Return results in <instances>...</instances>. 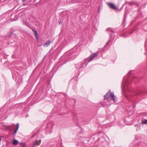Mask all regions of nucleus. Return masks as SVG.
<instances>
[{"instance_id": "6e6552de", "label": "nucleus", "mask_w": 147, "mask_h": 147, "mask_svg": "<svg viewBox=\"0 0 147 147\" xmlns=\"http://www.w3.org/2000/svg\"><path fill=\"white\" fill-rule=\"evenodd\" d=\"M32 30L34 34V35H35V36L36 38V39L37 40H38V35L37 31L36 30H35L33 29H32Z\"/></svg>"}, {"instance_id": "9b49d317", "label": "nucleus", "mask_w": 147, "mask_h": 147, "mask_svg": "<svg viewBox=\"0 0 147 147\" xmlns=\"http://www.w3.org/2000/svg\"><path fill=\"white\" fill-rule=\"evenodd\" d=\"M38 142L37 140L35 141L33 143L32 147H34L37 144Z\"/></svg>"}, {"instance_id": "39448f33", "label": "nucleus", "mask_w": 147, "mask_h": 147, "mask_svg": "<svg viewBox=\"0 0 147 147\" xmlns=\"http://www.w3.org/2000/svg\"><path fill=\"white\" fill-rule=\"evenodd\" d=\"M129 83H122V86L124 91L128 90V85Z\"/></svg>"}, {"instance_id": "1a4fd4ad", "label": "nucleus", "mask_w": 147, "mask_h": 147, "mask_svg": "<svg viewBox=\"0 0 147 147\" xmlns=\"http://www.w3.org/2000/svg\"><path fill=\"white\" fill-rule=\"evenodd\" d=\"M19 127V124L18 123L17 124L16 128V129H15V131H14V132L13 133V135H14L16 133Z\"/></svg>"}, {"instance_id": "9d476101", "label": "nucleus", "mask_w": 147, "mask_h": 147, "mask_svg": "<svg viewBox=\"0 0 147 147\" xmlns=\"http://www.w3.org/2000/svg\"><path fill=\"white\" fill-rule=\"evenodd\" d=\"M18 143V141L17 140H15L13 141L12 144L13 145H16Z\"/></svg>"}, {"instance_id": "f257e3e1", "label": "nucleus", "mask_w": 147, "mask_h": 147, "mask_svg": "<svg viewBox=\"0 0 147 147\" xmlns=\"http://www.w3.org/2000/svg\"><path fill=\"white\" fill-rule=\"evenodd\" d=\"M110 96H111V99L114 101L115 100V96L114 95V92H111V90H109L104 96V99L106 100Z\"/></svg>"}, {"instance_id": "cd10ccee", "label": "nucleus", "mask_w": 147, "mask_h": 147, "mask_svg": "<svg viewBox=\"0 0 147 147\" xmlns=\"http://www.w3.org/2000/svg\"><path fill=\"white\" fill-rule=\"evenodd\" d=\"M133 32V31H131L129 33L130 34H131Z\"/></svg>"}, {"instance_id": "7c9ffc66", "label": "nucleus", "mask_w": 147, "mask_h": 147, "mask_svg": "<svg viewBox=\"0 0 147 147\" xmlns=\"http://www.w3.org/2000/svg\"><path fill=\"white\" fill-rule=\"evenodd\" d=\"M137 5L138 6V5H139V4H137Z\"/></svg>"}, {"instance_id": "c756f323", "label": "nucleus", "mask_w": 147, "mask_h": 147, "mask_svg": "<svg viewBox=\"0 0 147 147\" xmlns=\"http://www.w3.org/2000/svg\"><path fill=\"white\" fill-rule=\"evenodd\" d=\"M61 21H60V22H59V24H60L61 23Z\"/></svg>"}, {"instance_id": "20e7f679", "label": "nucleus", "mask_w": 147, "mask_h": 147, "mask_svg": "<svg viewBox=\"0 0 147 147\" xmlns=\"http://www.w3.org/2000/svg\"><path fill=\"white\" fill-rule=\"evenodd\" d=\"M97 56V53H94L93 54H92L90 56V59L88 60V62H90L93 58L96 57Z\"/></svg>"}, {"instance_id": "2f4dec72", "label": "nucleus", "mask_w": 147, "mask_h": 147, "mask_svg": "<svg viewBox=\"0 0 147 147\" xmlns=\"http://www.w3.org/2000/svg\"><path fill=\"white\" fill-rule=\"evenodd\" d=\"M110 41V40H109V42Z\"/></svg>"}, {"instance_id": "dca6fc26", "label": "nucleus", "mask_w": 147, "mask_h": 147, "mask_svg": "<svg viewBox=\"0 0 147 147\" xmlns=\"http://www.w3.org/2000/svg\"><path fill=\"white\" fill-rule=\"evenodd\" d=\"M100 104L102 106V107H104L105 106V105L103 102H101Z\"/></svg>"}, {"instance_id": "aec40b11", "label": "nucleus", "mask_w": 147, "mask_h": 147, "mask_svg": "<svg viewBox=\"0 0 147 147\" xmlns=\"http://www.w3.org/2000/svg\"><path fill=\"white\" fill-rule=\"evenodd\" d=\"M130 3L131 5H134L135 4V2H130Z\"/></svg>"}, {"instance_id": "5701e85b", "label": "nucleus", "mask_w": 147, "mask_h": 147, "mask_svg": "<svg viewBox=\"0 0 147 147\" xmlns=\"http://www.w3.org/2000/svg\"><path fill=\"white\" fill-rule=\"evenodd\" d=\"M27 0H22V1L24 3L25 1H26Z\"/></svg>"}, {"instance_id": "a878e982", "label": "nucleus", "mask_w": 147, "mask_h": 147, "mask_svg": "<svg viewBox=\"0 0 147 147\" xmlns=\"http://www.w3.org/2000/svg\"><path fill=\"white\" fill-rule=\"evenodd\" d=\"M1 138L0 137V145H1Z\"/></svg>"}, {"instance_id": "bb28decb", "label": "nucleus", "mask_w": 147, "mask_h": 147, "mask_svg": "<svg viewBox=\"0 0 147 147\" xmlns=\"http://www.w3.org/2000/svg\"><path fill=\"white\" fill-rule=\"evenodd\" d=\"M108 43H109V42H107V43H106V45H105V46H106V45H108Z\"/></svg>"}, {"instance_id": "a211bd4d", "label": "nucleus", "mask_w": 147, "mask_h": 147, "mask_svg": "<svg viewBox=\"0 0 147 147\" xmlns=\"http://www.w3.org/2000/svg\"><path fill=\"white\" fill-rule=\"evenodd\" d=\"M52 127V125H51V124H49L47 126V127L46 129H47L48 127Z\"/></svg>"}, {"instance_id": "c85d7f7f", "label": "nucleus", "mask_w": 147, "mask_h": 147, "mask_svg": "<svg viewBox=\"0 0 147 147\" xmlns=\"http://www.w3.org/2000/svg\"><path fill=\"white\" fill-rule=\"evenodd\" d=\"M22 147H26V146H22Z\"/></svg>"}, {"instance_id": "6ab92c4d", "label": "nucleus", "mask_w": 147, "mask_h": 147, "mask_svg": "<svg viewBox=\"0 0 147 147\" xmlns=\"http://www.w3.org/2000/svg\"><path fill=\"white\" fill-rule=\"evenodd\" d=\"M11 32H13L15 31V30L12 28H11L10 29Z\"/></svg>"}, {"instance_id": "2eb2a0df", "label": "nucleus", "mask_w": 147, "mask_h": 147, "mask_svg": "<svg viewBox=\"0 0 147 147\" xmlns=\"http://www.w3.org/2000/svg\"><path fill=\"white\" fill-rule=\"evenodd\" d=\"M13 32H11V33L9 34V37H11L12 36H13Z\"/></svg>"}, {"instance_id": "ddd939ff", "label": "nucleus", "mask_w": 147, "mask_h": 147, "mask_svg": "<svg viewBox=\"0 0 147 147\" xmlns=\"http://www.w3.org/2000/svg\"><path fill=\"white\" fill-rule=\"evenodd\" d=\"M71 1L73 3H76L78 2V0H72Z\"/></svg>"}, {"instance_id": "412c9836", "label": "nucleus", "mask_w": 147, "mask_h": 147, "mask_svg": "<svg viewBox=\"0 0 147 147\" xmlns=\"http://www.w3.org/2000/svg\"><path fill=\"white\" fill-rule=\"evenodd\" d=\"M20 144L22 145V146H26V144L25 143H20Z\"/></svg>"}, {"instance_id": "0eeeda50", "label": "nucleus", "mask_w": 147, "mask_h": 147, "mask_svg": "<svg viewBox=\"0 0 147 147\" xmlns=\"http://www.w3.org/2000/svg\"><path fill=\"white\" fill-rule=\"evenodd\" d=\"M51 43V40H48L43 45V46L44 47H47Z\"/></svg>"}, {"instance_id": "423d86ee", "label": "nucleus", "mask_w": 147, "mask_h": 147, "mask_svg": "<svg viewBox=\"0 0 147 147\" xmlns=\"http://www.w3.org/2000/svg\"><path fill=\"white\" fill-rule=\"evenodd\" d=\"M85 63V62L81 64H76L75 67L76 68L80 69L84 67V65Z\"/></svg>"}, {"instance_id": "f3484780", "label": "nucleus", "mask_w": 147, "mask_h": 147, "mask_svg": "<svg viewBox=\"0 0 147 147\" xmlns=\"http://www.w3.org/2000/svg\"><path fill=\"white\" fill-rule=\"evenodd\" d=\"M125 20H126V19H125V18H124V19H123V24L124 25H125Z\"/></svg>"}, {"instance_id": "393cba45", "label": "nucleus", "mask_w": 147, "mask_h": 147, "mask_svg": "<svg viewBox=\"0 0 147 147\" xmlns=\"http://www.w3.org/2000/svg\"><path fill=\"white\" fill-rule=\"evenodd\" d=\"M140 93H138L136 94V95H140Z\"/></svg>"}, {"instance_id": "b1692460", "label": "nucleus", "mask_w": 147, "mask_h": 147, "mask_svg": "<svg viewBox=\"0 0 147 147\" xmlns=\"http://www.w3.org/2000/svg\"><path fill=\"white\" fill-rule=\"evenodd\" d=\"M112 34L111 33H110V38H111V36H112Z\"/></svg>"}, {"instance_id": "7ed1b4c3", "label": "nucleus", "mask_w": 147, "mask_h": 147, "mask_svg": "<svg viewBox=\"0 0 147 147\" xmlns=\"http://www.w3.org/2000/svg\"><path fill=\"white\" fill-rule=\"evenodd\" d=\"M108 5L112 9L114 10H117L118 8L115 5L109 2L107 3Z\"/></svg>"}, {"instance_id": "4468645a", "label": "nucleus", "mask_w": 147, "mask_h": 147, "mask_svg": "<svg viewBox=\"0 0 147 147\" xmlns=\"http://www.w3.org/2000/svg\"><path fill=\"white\" fill-rule=\"evenodd\" d=\"M142 124H146L147 123V119L145 120L144 121H142Z\"/></svg>"}, {"instance_id": "f03ea898", "label": "nucleus", "mask_w": 147, "mask_h": 147, "mask_svg": "<svg viewBox=\"0 0 147 147\" xmlns=\"http://www.w3.org/2000/svg\"><path fill=\"white\" fill-rule=\"evenodd\" d=\"M130 72H129L127 74V76L124 77L123 80L124 83L127 82V83H130L131 82V80H132V77H129L130 75Z\"/></svg>"}, {"instance_id": "f8f14e48", "label": "nucleus", "mask_w": 147, "mask_h": 147, "mask_svg": "<svg viewBox=\"0 0 147 147\" xmlns=\"http://www.w3.org/2000/svg\"><path fill=\"white\" fill-rule=\"evenodd\" d=\"M106 30L109 31H111L112 33H113V32H114L113 30L112 29V28H107L106 29Z\"/></svg>"}, {"instance_id": "4be33fe9", "label": "nucleus", "mask_w": 147, "mask_h": 147, "mask_svg": "<svg viewBox=\"0 0 147 147\" xmlns=\"http://www.w3.org/2000/svg\"><path fill=\"white\" fill-rule=\"evenodd\" d=\"M100 10V6H99L98 8V12H99Z\"/></svg>"}]
</instances>
